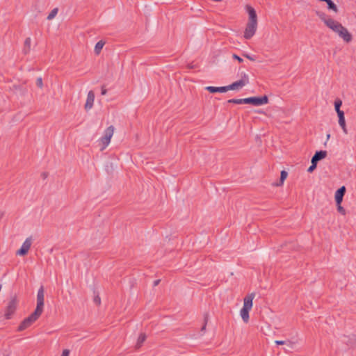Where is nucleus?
<instances>
[{"label":"nucleus","instance_id":"obj_33","mask_svg":"<svg viewBox=\"0 0 356 356\" xmlns=\"http://www.w3.org/2000/svg\"><path fill=\"white\" fill-rule=\"evenodd\" d=\"M337 113L339 119L345 118L344 112L342 110L337 111Z\"/></svg>","mask_w":356,"mask_h":356},{"label":"nucleus","instance_id":"obj_34","mask_svg":"<svg viewBox=\"0 0 356 356\" xmlns=\"http://www.w3.org/2000/svg\"><path fill=\"white\" fill-rule=\"evenodd\" d=\"M243 56L244 57H245L246 58L249 59L250 60H252V61L255 60V58L253 56H252L248 54H243Z\"/></svg>","mask_w":356,"mask_h":356},{"label":"nucleus","instance_id":"obj_41","mask_svg":"<svg viewBox=\"0 0 356 356\" xmlns=\"http://www.w3.org/2000/svg\"><path fill=\"white\" fill-rule=\"evenodd\" d=\"M4 213L2 211H0V220L3 217Z\"/></svg>","mask_w":356,"mask_h":356},{"label":"nucleus","instance_id":"obj_4","mask_svg":"<svg viewBox=\"0 0 356 356\" xmlns=\"http://www.w3.org/2000/svg\"><path fill=\"white\" fill-rule=\"evenodd\" d=\"M17 303L18 301L16 296L11 298L9 300L4 314V317L6 320H9L12 318L17 309Z\"/></svg>","mask_w":356,"mask_h":356},{"label":"nucleus","instance_id":"obj_35","mask_svg":"<svg viewBox=\"0 0 356 356\" xmlns=\"http://www.w3.org/2000/svg\"><path fill=\"white\" fill-rule=\"evenodd\" d=\"M70 350L67 349H65L63 350L61 356H69Z\"/></svg>","mask_w":356,"mask_h":356},{"label":"nucleus","instance_id":"obj_19","mask_svg":"<svg viewBox=\"0 0 356 356\" xmlns=\"http://www.w3.org/2000/svg\"><path fill=\"white\" fill-rule=\"evenodd\" d=\"M146 339V334L145 333H140L137 339V342L135 346L136 350L139 349L142 346L143 343L145 341Z\"/></svg>","mask_w":356,"mask_h":356},{"label":"nucleus","instance_id":"obj_10","mask_svg":"<svg viewBox=\"0 0 356 356\" xmlns=\"http://www.w3.org/2000/svg\"><path fill=\"white\" fill-rule=\"evenodd\" d=\"M255 296L254 293L248 294L243 299V308L251 310L252 307V301Z\"/></svg>","mask_w":356,"mask_h":356},{"label":"nucleus","instance_id":"obj_37","mask_svg":"<svg viewBox=\"0 0 356 356\" xmlns=\"http://www.w3.org/2000/svg\"><path fill=\"white\" fill-rule=\"evenodd\" d=\"M196 67H197V65H194V64H193V63H189V64H188V65H187V68H188V69H190V70H191V69H195V68H196Z\"/></svg>","mask_w":356,"mask_h":356},{"label":"nucleus","instance_id":"obj_17","mask_svg":"<svg viewBox=\"0 0 356 356\" xmlns=\"http://www.w3.org/2000/svg\"><path fill=\"white\" fill-rule=\"evenodd\" d=\"M287 176H288V172L284 170H282L280 172V177L279 181L273 184V186H282L284 181L287 178Z\"/></svg>","mask_w":356,"mask_h":356},{"label":"nucleus","instance_id":"obj_1","mask_svg":"<svg viewBox=\"0 0 356 356\" xmlns=\"http://www.w3.org/2000/svg\"><path fill=\"white\" fill-rule=\"evenodd\" d=\"M268 97L264 95L263 96H254L243 99H230L227 100V103L235 104H251L253 106H261L268 103Z\"/></svg>","mask_w":356,"mask_h":356},{"label":"nucleus","instance_id":"obj_3","mask_svg":"<svg viewBox=\"0 0 356 356\" xmlns=\"http://www.w3.org/2000/svg\"><path fill=\"white\" fill-rule=\"evenodd\" d=\"M42 314L36 312H34L31 314L28 317L25 318L18 326L17 330L18 332L24 331V330L29 327L34 322H35L41 316Z\"/></svg>","mask_w":356,"mask_h":356},{"label":"nucleus","instance_id":"obj_43","mask_svg":"<svg viewBox=\"0 0 356 356\" xmlns=\"http://www.w3.org/2000/svg\"><path fill=\"white\" fill-rule=\"evenodd\" d=\"M257 113H263L264 112H263V111H257Z\"/></svg>","mask_w":356,"mask_h":356},{"label":"nucleus","instance_id":"obj_31","mask_svg":"<svg viewBox=\"0 0 356 356\" xmlns=\"http://www.w3.org/2000/svg\"><path fill=\"white\" fill-rule=\"evenodd\" d=\"M36 86L40 88H42V86H43V83H42V79L41 77H38L36 80Z\"/></svg>","mask_w":356,"mask_h":356},{"label":"nucleus","instance_id":"obj_15","mask_svg":"<svg viewBox=\"0 0 356 356\" xmlns=\"http://www.w3.org/2000/svg\"><path fill=\"white\" fill-rule=\"evenodd\" d=\"M245 86V82L243 81L238 80L236 81L233 82L232 83L227 86V91L229 90H235L242 88Z\"/></svg>","mask_w":356,"mask_h":356},{"label":"nucleus","instance_id":"obj_40","mask_svg":"<svg viewBox=\"0 0 356 356\" xmlns=\"http://www.w3.org/2000/svg\"><path fill=\"white\" fill-rule=\"evenodd\" d=\"M161 282V280H156L154 281V283H153V286H156L157 285H159V284Z\"/></svg>","mask_w":356,"mask_h":356},{"label":"nucleus","instance_id":"obj_6","mask_svg":"<svg viewBox=\"0 0 356 356\" xmlns=\"http://www.w3.org/2000/svg\"><path fill=\"white\" fill-rule=\"evenodd\" d=\"M32 244V237L29 236L23 243L21 248L17 251L16 254L19 256H25L28 254L29 250Z\"/></svg>","mask_w":356,"mask_h":356},{"label":"nucleus","instance_id":"obj_39","mask_svg":"<svg viewBox=\"0 0 356 356\" xmlns=\"http://www.w3.org/2000/svg\"><path fill=\"white\" fill-rule=\"evenodd\" d=\"M41 177L43 179H45L48 177V172H44L41 174Z\"/></svg>","mask_w":356,"mask_h":356},{"label":"nucleus","instance_id":"obj_13","mask_svg":"<svg viewBox=\"0 0 356 356\" xmlns=\"http://www.w3.org/2000/svg\"><path fill=\"white\" fill-rule=\"evenodd\" d=\"M346 192V188L344 186H342L339 188H338L334 194V200L335 202H342L343 196L345 195V193Z\"/></svg>","mask_w":356,"mask_h":356},{"label":"nucleus","instance_id":"obj_27","mask_svg":"<svg viewBox=\"0 0 356 356\" xmlns=\"http://www.w3.org/2000/svg\"><path fill=\"white\" fill-rule=\"evenodd\" d=\"M341 203L342 202H338V203H336L337 204V211L339 213H340L342 215H345L346 214V210L345 209L341 206Z\"/></svg>","mask_w":356,"mask_h":356},{"label":"nucleus","instance_id":"obj_8","mask_svg":"<svg viewBox=\"0 0 356 356\" xmlns=\"http://www.w3.org/2000/svg\"><path fill=\"white\" fill-rule=\"evenodd\" d=\"M243 37L246 40H250L255 33L257 28V24H247Z\"/></svg>","mask_w":356,"mask_h":356},{"label":"nucleus","instance_id":"obj_24","mask_svg":"<svg viewBox=\"0 0 356 356\" xmlns=\"http://www.w3.org/2000/svg\"><path fill=\"white\" fill-rule=\"evenodd\" d=\"M317 13L320 16L321 19L322 20H323L324 22H337L336 21H334L332 19H330V18L327 19L326 15L323 13L318 12Z\"/></svg>","mask_w":356,"mask_h":356},{"label":"nucleus","instance_id":"obj_9","mask_svg":"<svg viewBox=\"0 0 356 356\" xmlns=\"http://www.w3.org/2000/svg\"><path fill=\"white\" fill-rule=\"evenodd\" d=\"M343 341L346 343L349 348L355 349L356 348V335H344Z\"/></svg>","mask_w":356,"mask_h":356},{"label":"nucleus","instance_id":"obj_21","mask_svg":"<svg viewBox=\"0 0 356 356\" xmlns=\"http://www.w3.org/2000/svg\"><path fill=\"white\" fill-rule=\"evenodd\" d=\"M105 44V42L103 40H99L97 42L95 46L94 51L95 54L98 55L100 54L104 45Z\"/></svg>","mask_w":356,"mask_h":356},{"label":"nucleus","instance_id":"obj_30","mask_svg":"<svg viewBox=\"0 0 356 356\" xmlns=\"http://www.w3.org/2000/svg\"><path fill=\"white\" fill-rule=\"evenodd\" d=\"M312 162V165L308 168L307 172L311 173L317 167V164L313 161Z\"/></svg>","mask_w":356,"mask_h":356},{"label":"nucleus","instance_id":"obj_2","mask_svg":"<svg viewBox=\"0 0 356 356\" xmlns=\"http://www.w3.org/2000/svg\"><path fill=\"white\" fill-rule=\"evenodd\" d=\"M327 27L337 33L344 42L349 43L353 40V36L348 29L342 26V24H325Z\"/></svg>","mask_w":356,"mask_h":356},{"label":"nucleus","instance_id":"obj_28","mask_svg":"<svg viewBox=\"0 0 356 356\" xmlns=\"http://www.w3.org/2000/svg\"><path fill=\"white\" fill-rule=\"evenodd\" d=\"M241 79L240 80L245 81V85H247L249 83V78L245 72H241Z\"/></svg>","mask_w":356,"mask_h":356},{"label":"nucleus","instance_id":"obj_36","mask_svg":"<svg viewBox=\"0 0 356 356\" xmlns=\"http://www.w3.org/2000/svg\"><path fill=\"white\" fill-rule=\"evenodd\" d=\"M106 92H107V90L106 89L105 86H103L101 89V95H105L106 94Z\"/></svg>","mask_w":356,"mask_h":356},{"label":"nucleus","instance_id":"obj_14","mask_svg":"<svg viewBox=\"0 0 356 356\" xmlns=\"http://www.w3.org/2000/svg\"><path fill=\"white\" fill-rule=\"evenodd\" d=\"M94 100H95V93L92 90H90L88 93L86 102L85 104V109L86 111H88L89 109H90L92 107Z\"/></svg>","mask_w":356,"mask_h":356},{"label":"nucleus","instance_id":"obj_23","mask_svg":"<svg viewBox=\"0 0 356 356\" xmlns=\"http://www.w3.org/2000/svg\"><path fill=\"white\" fill-rule=\"evenodd\" d=\"M208 321H209V314L207 312H205L204 314V323H203V325H202V327L201 328V332H202L204 333L205 332L206 327H207Z\"/></svg>","mask_w":356,"mask_h":356},{"label":"nucleus","instance_id":"obj_11","mask_svg":"<svg viewBox=\"0 0 356 356\" xmlns=\"http://www.w3.org/2000/svg\"><path fill=\"white\" fill-rule=\"evenodd\" d=\"M246 11L248 14V22H257V15L254 8L250 5H246Z\"/></svg>","mask_w":356,"mask_h":356},{"label":"nucleus","instance_id":"obj_5","mask_svg":"<svg viewBox=\"0 0 356 356\" xmlns=\"http://www.w3.org/2000/svg\"><path fill=\"white\" fill-rule=\"evenodd\" d=\"M44 286H41L38 291L37 294V305L36 308L35 309V311L42 314L43 309H44Z\"/></svg>","mask_w":356,"mask_h":356},{"label":"nucleus","instance_id":"obj_12","mask_svg":"<svg viewBox=\"0 0 356 356\" xmlns=\"http://www.w3.org/2000/svg\"><path fill=\"white\" fill-rule=\"evenodd\" d=\"M327 152L325 150H318L315 152L312 158L311 161H313L318 164V161L325 159L327 156Z\"/></svg>","mask_w":356,"mask_h":356},{"label":"nucleus","instance_id":"obj_32","mask_svg":"<svg viewBox=\"0 0 356 356\" xmlns=\"http://www.w3.org/2000/svg\"><path fill=\"white\" fill-rule=\"evenodd\" d=\"M232 58L234 60H238L239 63H243V59L242 58H241L239 56H238L237 54H234L232 55Z\"/></svg>","mask_w":356,"mask_h":356},{"label":"nucleus","instance_id":"obj_38","mask_svg":"<svg viewBox=\"0 0 356 356\" xmlns=\"http://www.w3.org/2000/svg\"><path fill=\"white\" fill-rule=\"evenodd\" d=\"M275 343L277 344V345H284L286 343V341H282V340H277L275 341Z\"/></svg>","mask_w":356,"mask_h":356},{"label":"nucleus","instance_id":"obj_26","mask_svg":"<svg viewBox=\"0 0 356 356\" xmlns=\"http://www.w3.org/2000/svg\"><path fill=\"white\" fill-rule=\"evenodd\" d=\"M58 9L57 8H54L51 13L48 15L46 19L51 20L58 13Z\"/></svg>","mask_w":356,"mask_h":356},{"label":"nucleus","instance_id":"obj_42","mask_svg":"<svg viewBox=\"0 0 356 356\" xmlns=\"http://www.w3.org/2000/svg\"><path fill=\"white\" fill-rule=\"evenodd\" d=\"M330 134H328L327 135V139H329V138H330Z\"/></svg>","mask_w":356,"mask_h":356},{"label":"nucleus","instance_id":"obj_18","mask_svg":"<svg viewBox=\"0 0 356 356\" xmlns=\"http://www.w3.org/2000/svg\"><path fill=\"white\" fill-rule=\"evenodd\" d=\"M31 40L30 38H26L24 42V47L22 49V52L24 54H28L31 51Z\"/></svg>","mask_w":356,"mask_h":356},{"label":"nucleus","instance_id":"obj_16","mask_svg":"<svg viewBox=\"0 0 356 356\" xmlns=\"http://www.w3.org/2000/svg\"><path fill=\"white\" fill-rule=\"evenodd\" d=\"M205 90L210 93H216V92H227V86H220V87H216V86H207L205 88Z\"/></svg>","mask_w":356,"mask_h":356},{"label":"nucleus","instance_id":"obj_29","mask_svg":"<svg viewBox=\"0 0 356 356\" xmlns=\"http://www.w3.org/2000/svg\"><path fill=\"white\" fill-rule=\"evenodd\" d=\"M93 302L96 305H100L101 298L98 293L97 295H95L94 298H93Z\"/></svg>","mask_w":356,"mask_h":356},{"label":"nucleus","instance_id":"obj_20","mask_svg":"<svg viewBox=\"0 0 356 356\" xmlns=\"http://www.w3.org/2000/svg\"><path fill=\"white\" fill-rule=\"evenodd\" d=\"M250 309L243 308L241 309V316L245 323H248L249 321V312Z\"/></svg>","mask_w":356,"mask_h":356},{"label":"nucleus","instance_id":"obj_7","mask_svg":"<svg viewBox=\"0 0 356 356\" xmlns=\"http://www.w3.org/2000/svg\"><path fill=\"white\" fill-rule=\"evenodd\" d=\"M114 128L113 126L108 127L104 132V136L101 138V141L104 145L103 148L106 147L110 143L111 138L113 134Z\"/></svg>","mask_w":356,"mask_h":356},{"label":"nucleus","instance_id":"obj_22","mask_svg":"<svg viewBox=\"0 0 356 356\" xmlns=\"http://www.w3.org/2000/svg\"><path fill=\"white\" fill-rule=\"evenodd\" d=\"M339 126L343 129V131L344 132V134H348V131H347V129H346V124L345 118H339Z\"/></svg>","mask_w":356,"mask_h":356},{"label":"nucleus","instance_id":"obj_25","mask_svg":"<svg viewBox=\"0 0 356 356\" xmlns=\"http://www.w3.org/2000/svg\"><path fill=\"white\" fill-rule=\"evenodd\" d=\"M334 109L336 112L341 110V107L342 106V101L339 98H337L334 103Z\"/></svg>","mask_w":356,"mask_h":356}]
</instances>
